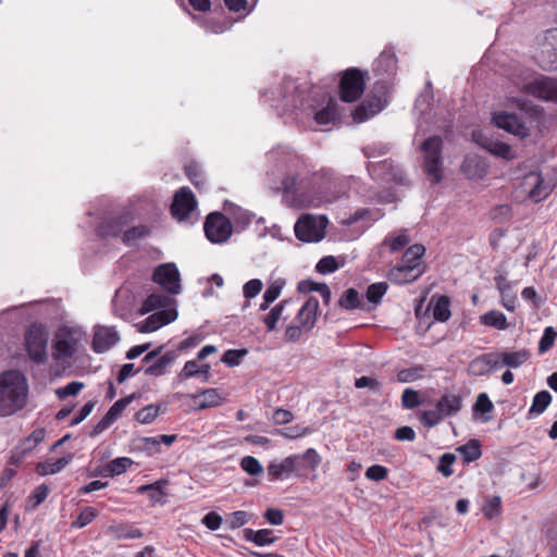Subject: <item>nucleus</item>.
Returning a JSON list of instances; mask_svg holds the SVG:
<instances>
[{"label": "nucleus", "instance_id": "nucleus-41", "mask_svg": "<svg viewBox=\"0 0 557 557\" xmlns=\"http://www.w3.org/2000/svg\"><path fill=\"white\" fill-rule=\"evenodd\" d=\"M388 289V284L386 282L373 283L368 286L366 292V297L369 302L377 306L381 302V299L386 294Z\"/></svg>", "mask_w": 557, "mask_h": 557}, {"label": "nucleus", "instance_id": "nucleus-18", "mask_svg": "<svg viewBox=\"0 0 557 557\" xmlns=\"http://www.w3.org/2000/svg\"><path fill=\"white\" fill-rule=\"evenodd\" d=\"M386 100L381 96H368L352 112L356 122H363L384 109Z\"/></svg>", "mask_w": 557, "mask_h": 557}, {"label": "nucleus", "instance_id": "nucleus-39", "mask_svg": "<svg viewBox=\"0 0 557 557\" xmlns=\"http://www.w3.org/2000/svg\"><path fill=\"white\" fill-rule=\"evenodd\" d=\"M425 252V247L421 244H413L404 252L401 263L408 265H422L420 262L421 257Z\"/></svg>", "mask_w": 557, "mask_h": 557}, {"label": "nucleus", "instance_id": "nucleus-20", "mask_svg": "<svg viewBox=\"0 0 557 557\" xmlns=\"http://www.w3.org/2000/svg\"><path fill=\"white\" fill-rule=\"evenodd\" d=\"M280 96L282 98V106L285 111H293L298 108L301 102L298 92V86L292 78H285L280 86Z\"/></svg>", "mask_w": 557, "mask_h": 557}, {"label": "nucleus", "instance_id": "nucleus-25", "mask_svg": "<svg viewBox=\"0 0 557 557\" xmlns=\"http://www.w3.org/2000/svg\"><path fill=\"white\" fill-rule=\"evenodd\" d=\"M486 169L487 165L479 156H466L461 164V171L469 178L482 177Z\"/></svg>", "mask_w": 557, "mask_h": 557}, {"label": "nucleus", "instance_id": "nucleus-52", "mask_svg": "<svg viewBox=\"0 0 557 557\" xmlns=\"http://www.w3.org/2000/svg\"><path fill=\"white\" fill-rule=\"evenodd\" d=\"M401 405L405 409H413L421 405V398L418 391L406 388L401 395Z\"/></svg>", "mask_w": 557, "mask_h": 557}, {"label": "nucleus", "instance_id": "nucleus-38", "mask_svg": "<svg viewBox=\"0 0 557 557\" xmlns=\"http://www.w3.org/2000/svg\"><path fill=\"white\" fill-rule=\"evenodd\" d=\"M338 306L345 310H354L361 306L360 295L357 289L350 287L338 299Z\"/></svg>", "mask_w": 557, "mask_h": 557}, {"label": "nucleus", "instance_id": "nucleus-9", "mask_svg": "<svg viewBox=\"0 0 557 557\" xmlns=\"http://www.w3.org/2000/svg\"><path fill=\"white\" fill-rule=\"evenodd\" d=\"M152 280L172 295L181 292L180 272L174 263H164L156 268Z\"/></svg>", "mask_w": 557, "mask_h": 557}, {"label": "nucleus", "instance_id": "nucleus-7", "mask_svg": "<svg viewBox=\"0 0 557 557\" xmlns=\"http://www.w3.org/2000/svg\"><path fill=\"white\" fill-rule=\"evenodd\" d=\"M326 219L304 214L295 223L296 237L305 243H317L323 239Z\"/></svg>", "mask_w": 557, "mask_h": 557}, {"label": "nucleus", "instance_id": "nucleus-50", "mask_svg": "<svg viewBox=\"0 0 557 557\" xmlns=\"http://www.w3.org/2000/svg\"><path fill=\"white\" fill-rule=\"evenodd\" d=\"M557 337V332L553 326H547L544 330V333L539 343V352L544 354L548 351L555 344V339Z\"/></svg>", "mask_w": 557, "mask_h": 557}, {"label": "nucleus", "instance_id": "nucleus-51", "mask_svg": "<svg viewBox=\"0 0 557 557\" xmlns=\"http://www.w3.org/2000/svg\"><path fill=\"white\" fill-rule=\"evenodd\" d=\"M247 354L248 350L246 348L228 349L223 354L221 361L228 367H236L240 363L242 358L245 357Z\"/></svg>", "mask_w": 557, "mask_h": 557}, {"label": "nucleus", "instance_id": "nucleus-2", "mask_svg": "<svg viewBox=\"0 0 557 557\" xmlns=\"http://www.w3.org/2000/svg\"><path fill=\"white\" fill-rule=\"evenodd\" d=\"M423 158V170L433 184H438L443 178L442 151L443 139L440 135L425 138L420 145Z\"/></svg>", "mask_w": 557, "mask_h": 557}, {"label": "nucleus", "instance_id": "nucleus-17", "mask_svg": "<svg viewBox=\"0 0 557 557\" xmlns=\"http://www.w3.org/2000/svg\"><path fill=\"white\" fill-rule=\"evenodd\" d=\"M120 341L114 327L97 326L94 333L91 348L97 354H102L113 347Z\"/></svg>", "mask_w": 557, "mask_h": 557}, {"label": "nucleus", "instance_id": "nucleus-26", "mask_svg": "<svg viewBox=\"0 0 557 557\" xmlns=\"http://www.w3.org/2000/svg\"><path fill=\"white\" fill-rule=\"evenodd\" d=\"M298 458L286 457L282 462H271L268 466V473L271 481L282 479L283 476L289 475L292 472H296V462Z\"/></svg>", "mask_w": 557, "mask_h": 557}, {"label": "nucleus", "instance_id": "nucleus-24", "mask_svg": "<svg viewBox=\"0 0 557 557\" xmlns=\"http://www.w3.org/2000/svg\"><path fill=\"white\" fill-rule=\"evenodd\" d=\"M429 308H432L433 318L438 322H446L451 315L450 299L445 295L433 296Z\"/></svg>", "mask_w": 557, "mask_h": 557}, {"label": "nucleus", "instance_id": "nucleus-61", "mask_svg": "<svg viewBox=\"0 0 557 557\" xmlns=\"http://www.w3.org/2000/svg\"><path fill=\"white\" fill-rule=\"evenodd\" d=\"M301 456L308 470H314L321 461L319 454L313 448H308Z\"/></svg>", "mask_w": 557, "mask_h": 557}, {"label": "nucleus", "instance_id": "nucleus-13", "mask_svg": "<svg viewBox=\"0 0 557 557\" xmlns=\"http://www.w3.org/2000/svg\"><path fill=\"white\" fill-rule=\"evenodd\" d=\"M136 398V394H131L116 400L102 417V419L92 428L89 435L96 437L103 431H106L125 410V408Z\"/></svg>", "mask_w": 557, "mask_h": 557}, {"label": "nucleus", "instance_id": "nucleus-30", "mask_svg": "<svg viewBox=\"0 0 557 557\" xmlns=\"http://www.w3.org/2000/svg\"><path fill=\"white\" fill-rule=\"evenodd\" d=\"M108 532L115 539V540H123V539H140L143 537L141 530L137 528H133L126 523H120L115 525H110L108 528Z\"/></svg>", "mask_w": 557, "mask_h": 557}, {"label": "nucleus", "instance_id": "nucleus-14", "mask_svg": "<svg viewBox=\"0 0 557 557\" xmlns=\"http://www.w3.org/2000/svg\"><path fill=\"white\" fill-rule=\"evenodd\" d=\"M129 222L131 215L128 213L109 216L97 226V235L100 238H116L121 235L123 236L125 227Z\"/></svg>", "mask_w": 557, "mask_h": 557}, {"label": "nucleus", "instance_id": "nucleus-36", "mask_svg": "<svg viewBox=\"0 0 557 557\" xmlns=\"http://www.w3.org/2000/svg\"><path fill=\"white\" fill-rule=\"evenodd\" d=\"M550 403H552V395L549 394L548 391H541V392L536 393L535 396L533 397L532 405L528 412L529 418L532 414L543 413L546 410V408L549 406Z\"/></svg>", "mask_w": 557, "mask_h": 557}, {"label": "nucleus", "instance_id": "nucleus-48", "mask_svg": "<svg viewBox=\"0 0 557 557\" xmlns=\"http://www.w3.org/2000/svg\"><path fill=\"white\" fill-rule=\"evenodd\" d=\"M482 362L485 363V367L490 368V371L492 369L498 368V367L503 366L502 352L483 354V355L476 357L475 359H473L474 364L482 363Z\"/></svg>", "mask_w": 557, "mask_h": 557}, {"label": "nucleus", "instance_id": "nucleus-11", "mask_svg": "<svg viewBox=\"0 0 557 557\" xmlns=\"http://www.w3.org/2000/svg\"><path fill=\"white\" fill-rule=\"evenodd\" d=\"M493 123L509 134L519 136L521 138L530 135L529 127L520 120L516 113L496 112L492 116Z\"/></svg>", "mask_w": 557, "mask_h": 557}, {"label": "nucleus", "instance_id": "nucleus-35", "mask_svg": "<svg viewBox=\"0 0 557 557\" xmlns=\"http://www.w3.org/2000/svg\"><path fill=\"white\" fill-rule=\"evenodd\" d=\"M457 450L462 455L466 462H472L478 460L481 455V443L479 440H470L467 444L461 445Z\"/></svg>", "mask_w": 557, "mask_h": 557}, {"label": "nucleus", "instance_id": "nucleus-5", "mask_svg": "<svg viewBox=\"0 0 557 557\" xmlns=\"http://www.w3.org/2000/svg\"><path fill=\"white\" fill-rule=\"evenodd\" d=\"M368 71L357 67L346 70L339 81V97L344 102H355L363 94Z\"/></svg>", "mask_w": 557, "mask_h": 557}, {"label": "nucleus", "instance_id": "nucleus-1", "mask_svg": "<svg viewBox=\"0 0 557 557\" xmlns=\"http://www.w3.org/2000/svg\"><path fill=\"white\" fill-rule=\"evenodd\" d=\"M28 385L18 370H8L0 374V416L9 417L26 406Z\"/></svg>", "mask_w": 557, "mask_h": 557}, {"label": "nucleus", "instance_id": "nucleus-53", "mask_svg": "<svg viewBox=\"0 0 557 557\" xmlns=\"http://www.w3.org/2000/svg\"><path fill=\"white\" fill-rule=\"evenodd\" d=\"M185 174L190 180V182L195 185L196 188L200 189L201 186H205V180L201 173V170L197 163H190L185 166Z\"/></svg>", "mask_w": 557, "mask_h": 557}, {"label": "nucleus", "instance_id": "nucleus-28", "mask_svg": "<svg viewBox=\"0 0 557 557\" xmlns=\"http://www.w3.org/2000/svg\"><path fill=\"white\" fill-rule=\"evenodd\" d=\"M244 539L248 542L255 543L257 546H264L274 543L277 537L273 536V531L270 529L252 530L244 529Z\"/></svg>", "mask_w": 557, "mask_h": 557}, {"label": "nucleus", "instance_id": "nucleus-31", "mask_svg": "<svg viewBox=\"0 0 557 557\" xmlns=\"http://www.w3.org/2000/svg\"><path fill=\"white\" fill-rule=\"evenodd\" d=\"M171 298L161 293H152L141 305L140 313L146 314L156 309L164 308L169 305Z\"/></svg>", "mask_w": 557, "mask_h": 557}, {"label": "nucleus", "instance_id": "nucleus-63", "mask_svg": "<svg viewBox=\"0 0 557 557\" xmlns=\"http://www.w3.org/2000/svg\"><path fill=\"white\" fill-rule=\"evenodd\" d=\"M283 286L284 281L277 280L273 282L264 292L263 299H265L267 302H273L280 296Z\"/></svg>", "mask_w": 557, "mask_h": 557}, {"label": "nucleus", "instance_id": "nucleus-8", "mask_svg": "<svg viewBox=\"0 0 557 557\" xmlns=\"http://www.w3.org/2000/svg\"><path fill=\"white\" fill-rule=\"evenodd\" d=\"M535 60L546 72L557 70V28L547 32Z\"/></svg>", "mask_w": 557, "mask_h": 557}, {"label": "nucleus", "instance_id": "nucleus-22", "mask_svg": "<svg viewBox=\"0 0 557 557\" xmlns=\"http://www.w3.org/2000/svg\"><path fill=\"white\" fill-rule=\"evenodd\" d=\"M483 149L492 153L493 156L500 157L505 160L515 159V153L512 152L511 147L503 141L482 136L475 140Z\"/></svg>", "mask_w": 557, "mask_h": 557}, {"label": "nucleus", "instance_id": "nucleus-57", "mask_svg": "<svg viewBox=\"0 0 557 557\" xmlns=\"http://www.w3.org/2000/svg\"><path fill=\"white\" fill-rule=\"evenodd\" d=\"M482 510L486 518L493 519L500 512V498L498 496L487 498Z\"/></svg>", "mask_w": 557, "mask_h": 557}, {"label": "nucleus", "instance_id": "nucleus-46", "mask_svg": "<svg viewBox=\"0 0 557 557\" xmlns=\"http://www.w3.org/2000/svg\"><path fill=\"white\" fill-rule=\"evenodd\" d=\"M240 467L246 473L252 476L260 475L263 473L262 465L259 462L258 459H256L252 456H245L244 458H242Z\"/></svg>", "mask_w": 557, "mask_h": 557}, {"label": "nucleus", "instance_id": "nucleus-16", "mask_svg": "<svg viewBox=\"0 0 557 557\" xmlns=\"http://www.w3.org/2000/svg\"><path fill=\"white\" fill-rule=\"evenodd\" d=\"M423 272V265H408L400 263L388 271L387 277L392 283L401 285L417 281Z\"/></svg>", "mask_w": 557, "mask_h": 557}, {"label": "nucleus", "instance_id": "nucleus-21", "mask_svg": "<svg viewBox=\"0 0 557 557\" xmlns=\"http://www.w3.org/2000/svg\"><path fill=\"white\" fill-rule=\"evenodd\" d=\"M318 310V298L314 296H310L302 305L296 317L297 321L299 322V325H301L305 331H310L315 325Z\"/></svg>", "mask_w": 557, "mask_h": 557}, {"label": "nucleus", "instance_id": "nucleus-19", "mask_svg": "<svg viewBox=\"0 0 557 557\" xmlns=\"http://www.w3.org/2000/svg\"><path fill=\"white\" fill-rule=\"evenodd\" d=\"M177 311L175 309H162L152 314H150L143 325L140 326V332L150 333L157 331L161 326L169 324L176 320Z\"/></svg>", "mask_w": 557, "mask_h": 557}, {"label": "nucleus", "instance_id": "nucleus-58", "mask_svg": "<svg viewBox=\"0 0 557 557\" xmlns=\"http://www.w3.org/2000/svg\"><path fill=\"white\" fill-rule=\"evenodd\" d=\"M445 417L435 407L434 410H426L421 413L420 421L428 428L437 425Z\"/></svg>", "mask_w": 557, "mask_h": 557}, {"label": "nucleus", "instance_id": "nucleus-64", "mask_svg": "<svg viewBox=\"0 0 557 557\" xmlns=\"http://www.w3.org/2000/svg\"><path fill=\"white\" fill-rule=\"evenodd\" d=\"M410 239L407 234L401 233L391 240L385 239V244H388L391 251L396 252L401 250L405 246L409 244Z\"/></svg>", "mask_w": 557, "mask_h": 557}, {"label": "nucleus", "instance_id": "nucleus-6", "mask_svg": "<svg viewBox=\"0 0 557 557\" xmlns=\"http://www.w3.org/2000/svg\"><path fill=\"white\" fill-rule=\"evenodd\" d=\"M203 230L206 237L213 244L227 242L233 233L231 221L221 212H211L207 215Z\"/></svg>", "mask_w": 557, "mask_h": 557}, {"label": "nucleus", "instance_id": "nucleus-15", "mask_svg": "<svg viewBox=\"0 0 557 557\" xmlns=\"http://www.w3.org/2000/svg\"><path fill=\"white\" fill-rule=\"evenodd\" d=\"M77 339L71 329H62L57 334L53 343V358L57 360L71 358L76 351Z\"/></svg>", "mask_w": 557, "mask_h": 557}, {"label": "nucleus", "instance_id": "nucleus-60", "mask_svg": "<svg viewBox=\"0 0 557 557\" xmlns=\"http://www.w3.org/2000/svg\"><path fill=\"white\" fill-rule=\"evenodd\" d=\"M262 286V282L258 278L248 281L243 287L244 296L247 299L256 297L261 292Z\"/></svg>", "mask_w": 557, "mask_h": 557}, {"label": "nucleus", "instance_id": "nucleus-47", "mask_svg": "<svg viewBox=\"0 0 557 557\" xmlns=\"http://www.w3.org/2000/svg\"><path fill=\"white\" fill-rule=\"evenodd\" d=\"M494 409V405L491 401L488 395L486 393H481L478 395L475 403L473 404L472 410L473 414H484L490 413Z\"/></svg>", "mask_w": 557, "mask_h": 557}, {"label": "nucleus", "instance_id": "nucleus-45", "mask_svg": "<svg viewBox=\"0 0 557 557\" xmlns=\"http://www.w3.org/2000/svg\"><path fill=\"white\" fill-rule=\"evenodd\" d=\"M98 513V510L94 507H85L72 522L71 527L74 529H82L91 523L97 518Z\"/></svg>", "mask_w": 557, "mask_h": 557}, {"label": "nucleus", "instance_id": "nucleus-10", "mask_svg": "<svg viewBox=\"0 0 557 557\" xmlns=\"http://www.w3.org/2000/svg\"><path fill=\"white\" fill-rule=\"evenodd\" d=\"M196 207L197 201L193 191L188 187H182L174 194L171 214L177 221H184Z\"/></svg>", "mask_w": 557, "mask_h": 557}, {"label": "nucleus", "instance_id": "nucleus-42", "mask_svg": "<svg viewBox=\"0 0 557 557\" xmlns=\"http://www.w3.org/2000/svg\"><path fill=\"white\" fill-rule=\"evenodd\" d=\"M425 372V368L422 364H417L411 368L401 369L397 373V381L400 383L414 382L422 379Z\"/></svg>", "mask_w": 557, "mask_h": 557}, {"label": "nucleus", "instance_id": "nucleus-12", "mask_svg": "<svg viewBox=\"0 0 557 557\" xmlns=\"http://www.w3.org/2000/svg\"><path fill=\"white\" fill-rule=\"evenodd\" d=\"M525 92L544 101L557 102V79L543 76L524 86Z\"/></svg>", "mask_w": 557, "mask_h": 557}, {"label": "nucleus", "instance_id": "nucleus-32", "mask_svg": "<svg viewBox=\"0 0 557 557\" xmlns=\"http://www.w3.org/2000/svg\"><path fill=\"white\" fill-rule=\"evenodd\" d=\"M337 119V104L333 99H330L326 107L317 111L314 121L319 125H327L335 122Z\"/></svg>", "mask_w": 557, "mask_h": 557}, {"label": "nucleus", "instance_id": "nucleus-56", "mask_svg": "<svg viewBox=\"0 0 557 557\" xmlns=\"http://www.w3.org/2000/svg\"><path fill=\"white\" fill-rule=\"evenodd\" d=\"M84 388V383L73 381L64 387H60L55 391V395L59 399H65L69 396H76Z\"/></svg>", "mask_w": 557, "mask_h": 557}, {"label": "nucleus", "instance_id": "nucleus-34", "mask_svg": "<svg viewBox=\"0 0 557 557\" xmlns=\"http://www.w3.org/2000/svg\"><path fill=\"white\" fill-rule=\"evenodd\" d=\"M193 398H199L198 403L199 409H205L209 407H215L220 404L221 397L216 388H208L200 391L196 395L191 396Z\"/></svg>", "mask_w": 557, "mask_h": 557}, {"label": "nucleus", "instance_id": "nucleus-40", "mask_svg": "<svg viewBox=\"0 0 557 557\" xmlns=\"http://www.w3.org/2000/svg\"><path fill=\"white\" fill-rule=\"evenodd\" d=\"M290 299H285L274 306L270 312L263 318V322L267 326L268 331H273L276 327L277 321L281 319L283 314L284 307L288 304H290Z\"/></svg>", "mask_w": 557, "mask_h": 557}, {"label": "nucleus", "instance_id": "nucleus-4", "mask_svg": "<svg viewBox=\"0 0 557 557\" xmlns=\"http://www.w3.org/2000/svg\"><path fill=\"white\" fill-rule=\"evenodd\" d=\"M397 58L393 47L385 48L373 63V73L381 78L374 84L375 89L387 92L391 81L397 73Z\"/></svg>", "mask_w": 557, "mask_h": 557}, {"label": "nucleus", "instance_id": "nucleus-62", "mask_svg": "<svg viewBox=\"0 0 557 557\" xmlns=\"http://www.w3.org/2000/svg\"><path fill=\"white\" fill-rule=\"evenodd\" d=\"M324 285H325V283H317V282L308 278V280H302L298 283L297 290L301 294H307L310 292L320 293L323 289Z\"/></svg>", "mask_w": 557, "mask_h": 557}, {"label": "nucleus", "instance_id": "nucleus-27", "mask_svg": "<svg viewBox=\"0 0 557 557\" xmlns=\"http://www.w3.org/2000/svg\"><path fill=\"white\" fill-rule=\"evenodd\" d=\"M73 459L72 454H67L66 456H63L55 461L46 460L42 462H38L36 466V472L39 475H48V474H55L63 470Z\"/></svg>", "mask_w": 557, "mask_h": 557}, {"label": "nucleus", "instance_id": "nucleus-55", "mask_svg": "<svg viewBox=\"0 0 557 557\" xmlns=\"http://www.w3.org/2000/svg\"><path fill=\"white\" fill-rule=\"evenodd\" d=\"M338 269V263L335 257L325 256L319 260L315 265L317 272L321 274H330Z\"/></svg>", "mask_w": 557, "mask_h": 557}, {"label": "nucleus", "instance_id": "nucleus-3", "mask_svg": "<svg viewBox=\"0 0 557 557\" xmlns=\"http://www.w3.org/2000/svg\"><path fill=\"white\" fill-rule=\"evenodd\" d=\"M49 334L44 325L32 324L25 333L26 351L32 361L37 364L46 363Z\"/></svg>", "mask_w": 557, "mask_h": 557}, {"label": "nucleus", "instance_id": "nucleus-29", "mask_svg": "<svg viewBox=\"0 0 557 557\" xmlns=\"http://www.w3.org/2000/svg\"><path fill=\"white\" fill-rule=\"evenodd\" d=\"M133 460L128 457H119L108 462L103 470L99 472L102 476H115L124 473L131 466Z\"/></svg>", "mask_w": 557, "mask_h": 557}, {"label": "nucleus", "instance_id": "nucleus-59", "mask_svg": "<svg viewBox=\"0 0 557 557\" xmlns=\"http://www.w3.org/2000/svg\"><path fill=\"white\" fill-rule=\"evenodd\" d=\"M388 475V470L386 467L381 465H373L369 467L366 471V478L372 481H382L385 480Z\"/></svg>", "mask_w": 557, "mask_h": 557}, {"label": "nucleus", "instance_id": "nucleus-37", "mask_svg": "<svg viewBox=\"0 0 557 557\" xmlns=\"http://www.w3.org/2000/svg\"><path fill=\"white\" fill-rule=\"evenodd\" d=\"M503 366L509 367V368H518L522 366L530 357V354L528 350L522 349L518 351H503Z\"/></svg>", "mask_w": 557, "mask_h": 557}, {"label": "nucleus", "instance_id": "nucleus-43", "mask_svg": "<svg viewBox=\"0 0 557 557\" xmlns=\"http://www.w3.org/2000/svg\"><path fill=\"white\" fill-rule=\"evenodd\" d=\"M160 414V406L150 404L135 413V420L140 424H149Z\"/></svg>", "mask_w": 557, "mask_h": 557}, {"label": "nucleus", "instance_id": "nucleus-33", "mask_svg": "<svg viewBox=\"0 0 557 557\" xmlns=\"http://www.w3.org/2000/svg\"><path fill=\"white\" fill-rule=\"evenodd\" d=\"M480 322L483 325L493 326L497 330H506L508 327L506 315L497 310H491L481 315Z\"/></svg>", "mask_w": 557, "mask_h": 557}, {"label": "nucleus", "instance_id": "nucleus-23", "mask_svg": "<svg viewBox=\"0 0 557 557\" xmlns=\"http://www.w3.org/2000/svg\"><path fill=\"white\" fill-rule=\"evenodd\" d=\"M438 411L446 418L457 414L462 408V397L445 393L435 404Z\"/></svg>", "mask_w": 557, "mask_h": 557}, {"label": "nucleus", "instance_id": "nucleus-49", "mask_svg": "<svg viewBox=\"0 0 557 557\" xmlns=\"http://www.w3.org/2000/svg\"><path fill=\"white\" fill-rule=\"evenodd\" d=\"M248 520H249L248 512L238 510V511H234V512H231L230 515H227V517L225 519V524L228 527V529L235 530V529L240 528L244 524H246L248 522Z\"/></svg>", "mask_w": 557, "mask_h": 557}, {"label": "nucleus", "instance_id": "nucleus-54", "mask_svg": "<svg viewBox=\"0 0 557 557\" xmlns=\"http://www.w3.org/2000/svg\"><path fill=\"white\" fill-rule=\"evenodd\" d=\"M456 461V456L451 453H445L441 456L437 466V471L444 476L448 478L454 473L453 465Z\"/></svg>", "mask_w": 557, "mask_h": 557}, {"label": "nucleus", "instance_id": "nucleus-44", "mask_svg": "<svg viewBox=\"0 0 557 557\" xmlns=\"http://www.w3.org/2000/svg\"><path fill=\"white\" fill-rule=\"evenodd\" d=\"M149 234L150 228L147 225L133 226L124 231L122 242L126 245H129L135 240L147 237Z\"/></svg>", "mask_w": 557, "mask_h": 557}]
</instances>
